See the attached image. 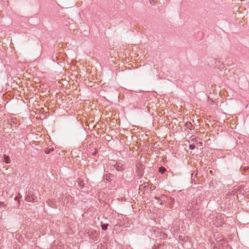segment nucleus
I'll list each match as a JSON object with an SVG mask.
<instances>
[{"label": "nucleus", "instance_id": "obj_1", "mask_svg": "<svg viewBox=\"0 0 249 249\" xmlns=\"http://www.w3.org/2000/svg\"><path fill=\"white\" fill-rule=\"evenodd\" d=\"M122 165H120V163H117L116 164L112 165V167L113 169H115L118 172H122L124 171V168L122 167Z\"/></svg>", "mask_w": 249, "mask_h": 249}, {"label": "nucleus", "instance_id": "obj_2", "mask_svg": "<svg viewBox=\"0 0 249 249\" xmlns=\"http://www.w3.org/2000/svg\"><path fill=\"white\" fill-rule=\"evenodd\" d=\"M2 160L6 164H9L11 162V160L8 156L3 155L2 157Z\"/></svg>", "mask_w": 249, "mask_h": 249}, {"label": "nucleus", "instance_id": "obj_3", "mask_svg": "<svg viewBox=\"0 0 249 249\" xmlns=\"http://www.w3.org/2000/svg\"><path fill=\"white\" fill-rule=\"evenodd\" d=\"M175 201V199L174 197H168L167 201L170 204H173Z\"/></svg>", "mask_w": 249, "mask_h": 249}, {"label": "nucleus", "instance_id": "obj_4", "mask_svg": "<svg viewBox=\"0 0 249 249\" xmlns=\"http://www.w3.org/2000/svg\"><path fill=\"white\" fill-rule=\"evenodd\" d=\"M108 224H104L101 225V229L103 231H106L107 229Z\"/></svg>", "mask_w": 249, "mask_h": 249}, {"label": "nucleus", "instance_id": "obj_5", "mask_svg": "<svg viewBox=\"0 0 249 249\" xmlns=\"http://www.w3.org/2000/svg\"><path fill=\"white\" fill-rule=\"evenodd\" d=\"M53 150H54V149H53V148H48V149H47L45 150V153L46 154H50V153H51V152H52L53 151Z\"/></svg>", "mask_w": 249, "mask_h": 249}, {"label": "nucleus", "instance_id": "obj_6", "mask_svg": "<svg viewBox=\"0 0 249 249\" xmlns=\"http://www.w3.org/2000/svg\"><path fill=\"white\" fill-rule=\"evenodd\" d=\"M159 170L160 173L163 174L165 172V171H166V169L164 167H160Z\"/></svg>", "mask_w": 249, "mask_h": 249}, {"label": "nucleus", "instance_id": "obj_7", "mask_svg": "<svg viewBox=\"0 0 249 249\" xmlns=\"http://www.w3.org/2000/svg\"><path fill=\"white\" fill-rule=\"evenodd\" d=\"M196 148V145L194 144H191L189 145V148L190 150H193Z\"/></svg>", "mask_w": 249, "mask_h": 249}, {"label": "nucleus", "instance_id": "obj_8", "mask_svg": "<svg viewBox=\"0 0 249 249\" xmlns=\"http://www.w3.org/2000/svg\"><path fill=\"white\" fill-rule=\"evenodd\" d=\"M97 154V150L96 148H94V151L91 154L92 156H95Z\"/></svg>", "mask_w": 249, "mask_h": 249}, {"label": "nucleus", "instance_id": "obj_9", "mask_svg": "<svg viewBox=\"0 0 249 249\" xmlns=\"http://www.w3.org/2000/svg\"><path fill=\"white\" fill-rule=\"evenodd\" d=\"M150 1V2L152 5L155 4V2L154 1V0H149Z\"/></svg>", "mask_w": 249, "mask_h": 249}, {"label": "nucleus", "instance_id": "obj_10", "mask_svg": "<svg viewBox=\"0 0 249 249\" xmlns=\"http://www.w3.org/2000/svg\"><path fill=\"white\" fill-rule=\"evenodd\" d=\"M178 238V240H179L183 241V237L181 235L179 236Z\"/></svg>", "mask_w": 249, "mask_h": 249}, {"label": "nucleus", "instance_id": "obj_11", "mask_svg": "<svg viewBox=\"0 0 249 249\" xmlns=\"http://www.w3.org/2000/svg\"><path fill=\"white\" fill-rule=\"evenodd\" d=\"M26 200L27 201H31V200H30V198L29 197V198L27 197H26Z\"/></svg>", "mask_w": 249, "mask_h": 249}, {"label": "nucleus", "instance_id": "obj_12", "mask_svg": "<svg viewBox=\"0 0 249 249\" xmlns=\"http://www.w3.org/2000/svg\"><path fill=\"white\" fill-rule=\"evenodd\" d=\"M101 249H105V246H102V247H101Z\"/></svg>", "mask_w": 249, "mask_h": 249}]
</instances>
